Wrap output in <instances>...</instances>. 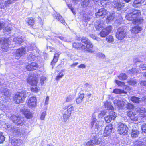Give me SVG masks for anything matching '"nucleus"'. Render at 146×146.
<instances>
[{"mask_svg": "<svg viewBox=\"0 0 146 146\" xmlns=\"http://www.w3.org/2000/svg\"><path fill=\"white\" fill-rule=\"evenodd\" d=\"M127 14V18L128 20L133 21L132 23L134 24H139L143 21L142 19L139 18L141 15L139 10H135Z\"/></svg>", "mask_w": 146, "mask_h": 146, "instance_id": "f257e3e1", "label": "nucleus"}, {"mask_svg": "<svg viewBox=\"0 0 146 146\" xmlns=\"http://www.w3.org/2000/svg\"><path fill=\"white\" fill-rule=\"evenodd\" d=\"M103 123L101 121H97L95 117H92L90 125L93 133L96 134L98 132V131L100 130V127L103 125Z\"/></svg>", "mask_w": 146, "mask_h": 146, "instance_id": "f03ea898", "label": "nucleus"}, {"mask_svg": "<svg viewBox=\"0 0 146 146\" xmlns=\"http://www.w3.org/2000/svg\"><path fill=\"white\" fill-rule=\"evenodd\" d=\"M26 93L25 92H20L17 94L14 97L15 102L17 104L22 102L26 97Z\"/></svg>", "mask_w": 146, "mask_h": 146, "instance_id": "7ed1b4c3", "label": "nucleus"}, {"mask_svg": "<svg viewBox=\"0 0 146 146\" xmlns=\"http://www.w3.org/2000/svg\"><path fill=\"white\" fill-rule=\"evenodd\" d=\"M27 81L28 83L31 86H34L31 87V91H38L39 90L36 87V85L37 83V81L36 78L33 76H30L27 79Z\"/></svg>", "mask_w": 146, "mask_h": 146, "instance_id": "20e7f679", "label": "nucleus"}, {"mask_svg": "<svg viewBox=\"0 0 146 146\" xmlns=\"http://www.w3.org/2000/svg\"><path fill=\"white\" fill-rule=\"evenodd\" d=\"M136 111L139 114V117L142 121H146V111L143 107L136 108Z\"/></svg>", "mask_w": 146, "mask_h": 146, "instance_id": "39448f33", "label": "nucleus"}, {"mask_svg": "<svg viewBox=\"0 0 146 146\" xmlns=\"http://www.w3.org/2000/svg\"><path fill=\"white\" fill-rule=\"evenodd\" d=\"M86 46L83 44L82 46V49L84 52L88 51V52L91 53H94V51L92 50V49L93 47V45L90 40L88 42H87V43L86 44Z\"/></svg>", "mask_w": 146, "mask_h": 146, "instance_id": "423d86ee", "label": "nucleus"}, {"mask_svg": "<svg viewBox=\"0 0 146 146\" xmlns=\"http://www.w3.org/2000/svg\"><path fill=\"white\" fill-rule=\"evenodd\" d=\"M126 32L121 28H119L118 29L116 33V37L119 40H122L126 36Z\"/></svg>", "mask_w": 146, "mask_h": 146, "instance_id": "0eeeda50", "label": "nucleus"}, {"mask_svg": "<svg viewBox=\"0 0 146 146\" xmlns=\"http://www.w3.org/2000/svg\"><path fill=\"white\" fill-rule=\"evenodd\" d=\"M37 100L35 97L29 98L27 101V105L29 108H32L35 107L37 104Z\"/></svg>", "mask_w": 146, "mask_h": 146, "instance_id": "6e6552de", "label": "nucleus"}, {"mask_svg": "<svg viewBox=\"0 0 146 146\" xmlns=\"http://www.w3.org/2000/svg\"><path fill=\"white\" fill-rule=\"evenodd\" d=\"M128 128L126 125L121 123L119 124L117 131L120 134L125 135L128 132Z\"/></svg>", "mask_w": 146, "mask_h": 146, "instance_id": "1a4fd4ad", "label": "nucleus"}, {"mask_svg": "<svg viewBox=\"0 0 146 146\" xmlns=\"http://www.w3.org/2000/svg\"><path fill=\"white\" fill-rule=\"evenodd\" d=\"M0 44L2 45L1 46L2 50L4 52H7L8 50L9 44L7 38L3 39L0 38Z\"/></svg>", "mask_w": 146, "mask_h": 146, "instance_id": "9d476101", "label": "nucleus"}, {"mask_svg": "<svg viewBox=\"0 0 146 146\" xmlns=\"http://www.w3.org/2000/svg\"><path fill=\"white\" fill-rule=\"evenodd\" d=\"M8 39V43H9V42H15L16 43L18 44H21L23 41V39L21 36H18L17 37H14L12 36L9 38H7Z\"/></svg>", "mask_w": 146, "mask_h": 146, "instance_id": "9b49d317", "label": "nucleus"}, {"mask_svg": "<svg viewBox=\"0 0 146 146\" xmlns=\"http://www.w3.org/2000/svg\"><path fill=\"white\" fill-rule=\"evenodd\" d=\"M117 114L113 111L110 112L109 115L104 117L105 121L107 123H110L112 120H114L116 117Z\"/></svg>", "mask_w": 146, "mask_h": 146, "instance_id": "f8f14e48", "label": "nucleus"}, {"mask_svg": "<svg viewBox=\"0 0 146 146\" xmlns=\"http://www.w3.org/2000/svg\"><path fill=\"white\" fill-rule=\"evenodd\" d=\"M26 52V48H21L17 49L16 52L15 58L19 59L23 55L25 54Z\"/></svg>", "mask_w": 146, "mask_h": 146, "instance_id": "ddd939ff", "label": "nucleus"}, {"mask_svg": "<svg viewBox=\"0 0 146 146\" xmlns=\"http://www.w3.org/2000/svg\"><path fill=\"white\" fill-rule=\"evenodd\" d=\"M124 5L122 0H114L113 2V7L118 10H121V8Z\"/></svg>", "mask_w": 146, "mask_h": 146, "instance_id": "4468645a", "label": "nucleus"}, {"mask_svg": "<svg viewBox=\"0 0 146 146\" xmlns=\"http://www.w3.org/2000/svg\"><path fill=\"white\" fill-rule=\"evenodd\" d=\"M113 129V126L111 124H110L106 126L105 128L103 135L106 137L110 134L112 132Z\"/></svg>", "mask_w": 146, "mask_h": 146, "instance_id": "2eb2a0df", "label": "nucleus"}, {"mask_svg": "<svg viewBox=\"0 0 146 146\" xmlns=\"http://www.w3.org/2000/svg\"><path fill=\"white\" fill-rule=\"evenodd\" d=\"M107 10L104 8H101L99 9L98 11L95 13V16L97 18L100 17H104L107 14Z\"/></svg>", "mask_w": 146, "mask_h": 146, "instance_id": "dca6fc26", "label": "nucleus"}, {"mask_svg": "<svg viewBox=\"0 0 146 146\" xmlns=\"http://www.w3.org/2000/svg\"><path fill=\"white\" fill-rule=\"evenodd\" d=\"M113 103L115 106L119 108L123 107L126 104L123 100H114Z\"/></svg>", "mask_w": 146, "mask_h": 146, "instance_id": "f3484780", "label": "nucleus"}, {"mask_svg": "<svg viewBox=\"0 0 146 146\" xmlns=\"http://www.w3.org/2000/svg\"><path fill=\"white\" fill-rule=\"evenodd\" d=\"M38 67L37 64L35 62H32L26 66V68L28 71L36 70Z\"/></svg>", "mask_w": 146, "mask_h": 146, "instance_id": "a211bd4d", "label": "nucleus"}, {"mask_svg": "<svg viewBox=\"0 0 146 146\" xmlns=\"http://www.w3.org/2000/svg\"><path fill=\"white\" fill-rule=\"evenodd\" d=\"M22 113L24 115L25 117L27 119H30L32 117V113L29 110L27 109H22Z\"/></svg>", "mask_w": 146, "mask_h": 146, "instance_id": "6ab92c4d", "label": "nucleus"}, {"mask_svg": "<svg viewBox=\"0 0 146 146\" xmlns=\"http://www.w3.org/2000/svg\"><path fill=\"white\" fill-rule=\"evenodd\" d=\"M115 82L119 86L123 87L125 89V90H129V88L128 86L125 85V83L122 82H121L117 80H115Z\"/></svg>", "mask_w": 146, "mask_h": 146, "instance_id": "aec40b11", "label": "nucleus"}, {"mask_svg": "<svg viewBox=\"0 0 146 146\" xmlns=\"http://www.w3.org/2000/svg\"><path fill=\"white\" fill-rule=\"evenodd\" d=\"M142 30V28L139 26H136L133 27L131 29V31L132 33L135 34H138Z\"/></svg>", "mask_w": 146, "mask_h": 146, "instance_id": "412c9836", "label": "nucleus"}, {"mask_svg": "<svg viewBox=\"0 0 146 146\" xmlns=\"http://www.w3.org/2000/svg\"><path fill=\"white\" fill-rule=\"evenodd\" d=\"M63 114V121L64 122H66L69 119V117L71 116V114L67 110L64 111L62 113Z\"/></svg>", "mask_w": 146, "mask_h": 146, "instance_id": "4be33fe9", "label": "nucleus"}, {"mask_svg": "<svg viewBox=\"0 0 146 146\" xmlns=\"http://www.w3.org/2000/svg\"><path fill=\"white\" fill-rule=\"evenodd\" d=\"M104 25L103 22L102 21L98 20L95 22L94 27L97 30H99L100 28L103 27Z\"/></svg>", "mask_w": 146, "mask_h": 146, "instance_id": "5701e85b", "label": "nucleus"}, {"mask_svg": "<svg viewBox=\"0 0 146 146\" xmlns=\"http://www.w3.org/2000/svg\"><path fill=\"white\" fill-rule=\"evenodd\" d=\"M60 53L56 51L55 52V53L54 54V58L53 60L51 63V65L54 66L55 63H56L58 61L59 56L60 55Z\"/></svg>", "mask_w": 146, "mask_h": 146, "instance_id": "b1692460", "label": "nucleus"}, {"mask_svg": "<svg viewBox=\"0 0 146 146\" xmlns=\"http://www.w3.org/2000/svg\"><path fill=\"white\" fill-rule=\"evenodd\" d=\"M145 0H135L133 4L135 7H138L141 6L144 3Z\"/></svg>", "mask_w": 146, "mask_h": 146, "instance_id": "393cba45", "label": "nucleus"}, {"mask_svg": "<svg viewBox=\"0 0 146 146\" xmlns=\"http://www.w3.org/2000/svg\"><path fill=\"white\" fill-rule=\"evenodd\" d=\"M139 134V132L137 129L134 128L132 130L131 132V136L133 138H136L138 137Z\"/></svg>", "mask_w": 146, "mask_h": 146, "instance_id": "a878e982", "label": "nucleus"}, {"mask_svg": "<svg viewBox=\"0 0 146 146\" xmlns=\"http://www.w3.org/2000/svg\"><path fill=\"white\" fill-rule=\"evenodd\" d=\"M9 129L12 132L15 133V135H19L20 133V130L18 128L14 127L13 126H11L10 129H9Z\"/></svg>", "mask_w": 146, "mask_h": 146, "instance_id": "bb28decb", "label": "nucleus"}, {"mask_svg": "<svg viewBox=\"0 0 146 146\" xmlns=\"http://www.w3.org/2000/svg\"><path fill=\"white\" fill-rule=\"evenodd\" d=\"M105 108L107 110H113L114 108L111 105V103L110 102H105L104 104Z\"/></svg>", "mask_w": 146, "mask_h": 146, "instance_id": "cd10ccee", "label": "nucleus"}, {"mask_svg": "<svg viewBox=\"0 0 146 146\" xmlns=\"http://www.w3.org/2000/svg\"><path fill=\"white\" fill-rule=\"evenodd\" d=\"M21 140L16 139H13L11 141V143L12 145L13 146H16L19 145L22 142Z\"/></svg>", "mask_w": 146, "mask_h": 146, "instance_id": "c85d7f7f", "label": "nucleus"}, {"mask_svg": "<svg viewBox=\"0 0 146 146\" xmlns=\"http://www.w3.org/2000/svg\"><path fill=\"white\" fill-rule=\"evenodd\" d=\"M71 105L72 104H70L69 105L66 106L64 108V109L65 110L67 109V111L69 112L70 113H71V114L72 111H74V107L73 106H72L70 107Z\"/></svg>", "mask_w": 146, "mask_h": 146, "instance_id": "c756f323", "label": "nucleus"}, {"mask_svg": "<svg viewBox=\"0 0 146 146\" xmlns=\"http://www.w3.org/2000/svg\"><path fill=\"white\" fill-rule=\"evenodd\" d=\"M93 145H96L99 143V141L96 136H93L91 140H90Z\"/></svg>", "mask_w": 146, "mask_h": 146, "instance_id": "7c9ffc66", "label": "nucleus"}, {"mask_svg": "<svg viewBox=\"0 0 146 146\" xmlns=\"http://www.w3.org/2000/svg\"><path fill=\"white\" fill-rule=\"evenodd\" d=\"M127 72L129 74H137L140 72L139 71L137 70L136 68H134L128 70Z\"/></svg>", "mask_w": 146, "mask_h": 146, "instance_id": "2f4dec72", "label": "nucleus"}, {"mask_svg": "<svg viewBox=\"0 0 146 146\" xmlns=\"http://www.w3.org/2000/svg\"><path fill=\"white\" fill-rule=\"evenodd\" d=\"M145 143L144 141H137L134 142L133 146H144Z\"/></svg>", "mask_w": 146, "mask_h": 146, "instance_id": "473e14b6", "label": "nucleus"}, {"mask_svg": "<svg viewBox=\"0 0 146 146\" xmlns=\"http://www.w3.org/2000/svg\"><path fill=\"white\" fill-rule=\"evenodd\" d=\"M75 97V96L74 95H69L66 97V102H71L74 99Z\"/></svg>", "mask_w": 146, "mask_h": 146, "instance_id": "72a5a7b5", "label": "nucleus"}, {"mask_svg": "<svg viewBox=\"0 0 146 146\" xmlns=\"http://www.w3.org/2000/svg\"><path fill=\"white\" fill-rule=\"evenodd\" d=\"M24 118L23 117H20L17 121H15V123L17 125H22L24 123Z\"/></svg>", "mask_w": 146, "mask_h": 146, "instance_id": "f704fd0d", "label": "nucleus"}, {"mask_svg": "<svg viewBox=\"0 0 146 146\" xmlns=\"http://www.w3.org/2000/svg\"><path fill=\"white\" fill-rule=\"evenodd\" d=\"M131 100L134 103H139L141 101L140 98L135 96H133L131 97Z\"/></svg>", "mask_w": 146, "mask_h": 146, "instance_id": "c9c22d12", "label": "nucleus"}, {"mask_svg": "<svg viewBox=\"0 0 146 146\" xmlns=\"http://www.w3.org/2000/svg\"><path fill=\"white\" fill-rule=\"evenodd\" d=\"M139 118H141L140 117ZM131 121H141L140 119V118H139V116L136 114H134L133 116L130 119ZM141 121H142L141 120Z\"/></svg>", "mask_w": 146, "mask_h": 146, "instance_id": "e433bc0d", "label": "nucleus"}, {"mask_svg": "<svg viewBox=\"0 0 146 146\" xmlns=\"http://www.w3.org/2000/svg\"><path fill=\"white\" fill-rule=\"evenodd\" d=\"M115 15L114 14H112V15L110 14L108 16L106 19V22L108 23L113 20L114 19Z\"/></svg>", "mask_w": 146, "mask_h": 146, "instance_id": "4c0bfd02", "label": "nucleus"}, {"mask_svg": "<svg viewBox=\"0 0 146 146\" xmlns=\"http://www.w3.org/2000/svg\"><path fill=\"white\" fill-rule=\"evenodd\" d=\"M106 41L108 43H112L114 41V39L112 36L110 35L106 38Z\"/></svg>", "mask_w": 146, "mask_h": 146, "instance_id": "58836bf2", "label": "nucleus"}, {"mask_svg": "<svg viewBox=\"0 0 146 146\" xmlns=\"http://www.w3.org/2000/svg\"><path fill=\"white\" fill-rule=\"evenodd\" d=\"M55 18L59 21L62 23H65V21L62 18V17L59 14H57L55 17Z\"/></svg>", "mask_w": 146, "mask_h": 146, "instance_id": "ea45409f", "label": "nucleus"}, {"mask_svg": "<svg viewBox=\"0 0 146 146\" xmlns=\"http://www.w3.org/2000/svg\"><path fill=\"white\" fill-rule=\"evenodd\" d=\"M82 46H83V44L81 43H74L72 44L73 47L76 48H81L82 49Z\"/></svg>", "mask_w": 146, "mask_h": 146, "instance_id": "a19ab883", "label": "nucleus"}, {"mask_svg": "<svg viewBox=\"0 0 146 146\" xmlns=\"http://www.w3.org/2000/svg\"><path fill=\"white\" fill-rule=\"evenodd\" d=\"M106 29H103L102 31L100 33V35L102 37H105L108 35L107 32H106Z\"/></svg>", "mask_w": 146, "mask_h": 146, "instance_id": "79ce46f5", "label": "nucleus"}, {"mask_svg": "<svg viewBox=\"0 0 146 146\" xmlns=\"http://www.w3.org/2000/svg\"><path fill=\"white\" fill-rule=\"evenodd\" d=\"M118 78L120 80H126L127 79V77L125 74L122 73L120 74L118 76Z\"/></svg>", "mask_w": 146, "mask_h": 146, "instance_id": "37998d69", "label": "nucleus"}, {"mask_svg": "<svg viewBox=\"0 0 146 146\" xmlns=\"http://www.w3.org/2000/svg\"><path fill=\"white\" fill-rule=\"evenodd\" d=\"M34 20L32 18H28L27 20V22L29 25H32L34 24Z\"/></svg>", "mask_w": 146, "mask_h": 146, "instance_id": "c03bdc74", "label": "nucleus"}, {"mask_svg": "<svg viewBox=\"0 0 146 146\" xmlns=\"http://www.w3.org/2000/svg\"><path fill=\"white\" fill-rule=\"evenodd\" d=\"M14 1L13 0H6L4 3V5L5 7L9 6L10 5L12 4Z\"/></svg>", "mask_w": 146, "mask_h": 146, "instance_id": "a18cd8bd", "label": "nucleus"}, {"mask_svg": "<svg viewBox=\"0 0 146 146\" xmlns=\"http://www.w3.org/2000/svg\"><path fill=\"white\" fill-rule=\"evenodd\" d=\"M5 140V137L2 132L0 133V144L2 143Z\"/></svg>", "mask_w": 146, "mask_h": 146, "instance_id": "49530a36", "label": "nucleus"}, {"mask_svg": "<svg viewBox=\"0 0 146 146\" xmlns=\"http://www.w3.org/2000/svg\"><path fill=\"white\" fill-rule=\"evenodd\" d=\"M20 117H17L15 115H13L11 117V118L13 120V122L15 123V121H17L19 119V118Z\"/></svg>", "mask_w": 146, "mask_h": 146, "instance_id": "de8ad7c7", "label": "nucleus"}, {"mask_svg": "<svg viewBox=\"0 0 146 146\" xmlns=\"http://www.w3.org/2000/svg\"><path fill=\"white\" fill-rule=\"evenodd\" d=\"M64 76V74L62 71L60 72L56 76V79L57 80H59L61 78Z\"/></svg>", "mask_w": 146, "mask_h": 146, "instance_id": "09e8293b", "label": "nucleus"}, {"mask_svg": "<svg viewBox=\"0 0 146 146\" xmlns=\"http://www.w3.org/2000/svg\"><path fill=\"white\" fill-rule=\"evenodd\" d=\"M46 115V111L42 112L41 114L40 118L42 120H44L45 116Z\"/></svg>", "mask_w": 146, "mask_h": 146, "instance_id": "8fccbe9b", "label": "nucleus"}, {"mask_svg": "<svg viewBox=\"0 0 146 146\" xmlns=\"http://www.w3.org/2000/svg\"><path fill=\"white\" fill-rule=\"evenodd\" d=\"M139 67L142 70H144L146 69V64L141 63L139 66Z\"/></svg>", "mask_w": 146, "mask_h": 146, "instance_id": "3c124183", "label": "nucleus"}, {"mask_svg": "<svg viewBox=\"0 0 146 146\" xmlns=\"http://www.w3.org/2000/svg\"><path fill=\"white\" fill-rule=\"evenodd\" d=\"M127 82L129 84L132 86L135 85L136 84V82L133 80H131Z\"/></svg>", "mask_w": 146, "mask_h": 146, "instance_id": "603ef678", "label": "nucleus"}, {"mask_svg": "<svg viewBox=\"0 0 146 146\" xmlns=\"http://www.w3.org/2000/svg\"><path fill=\"white\" fill-rule=\"evenodd\" d=\"M97 56L99 58H101L102 59H104L106 58L104 54L99 53L97 54Z\"/></svg>", "mask_w": 146, "mask_h": 146, "instance_id": "864d4df0", "label": "nucleus"}, {"mask_svg": "<svg viewBox=\"0 0 146 146\" xmlns=\"http://www.w3.org/2000/svg\"><path fill=\"white\" fill-rule=\"evenodd\" d=\"M112 28V27L110 26H109L108 27H107L106 29H106V32H107L108 34L111 31Z\"/></svg>", "mask_w": 146, "mask_h": 146, "instance_id": "5fc2aeb1", "label": "nucleus"}, {"mask_svg": "<svg viewBox=\"0 0 146 146\" xmlns=\"http://www.w3.org/2000/svg\"><path fill=\"white\" fill-rule=\"evenodd\" d=\"M89 40L88 39L86 38L83 37L81 39V42L83 43H84L86 44L87 42L89 41Z\"/></svg>", "mask_w": 146, "mask_h": 146, "instance_id": "6e6d98bb", "label": "nucleus"}, {"mask_svg": "<svg viewBox=\"0 0 146 146\" xmlns=\"http://www.w3.org/2000/svg\"><path fill=\"white\" fill-rule=\"evenodd\" d=\"M141 129L143 132L146 133V124H143L142 126Z\"/></svg>", "mask_w": 146, "mask_h": 146, "instance_id": "4d7b16f0", "label": "nucleus"}, {"mask_svg": "<svg viewBox=\"0 0 146 146\" xmlns=\"http://www.w3.org/2000/svg\"><path fill=\"white\" fill-rule=\"evenodd\" d=\"M134 107V106L133 104H132L130 103H128L127 105V108L128 109H129L130 110L132 109H133Z\"/></svg>", "mask_w": 146, "mask_h": 146, "instance_id": "13d9d810", "label": "nucleus"}, {"mask_svg": "<svg viewBox=\"0 0 146 146\" xmlns=\"http://www.w3.org/2000/svg\"><path fill=\"white\" fill-rule=\"evenodd\" d=\"M76 104H78L80 103L83 101V100L78 97L76 98Z\"/></svg>", "mask_w": 146, "mask_h": 146, "instance_id": "bf43d9fd", "label": "nucleus"}, {"mask_svg": "<svg viewBox=\"0 0 146 146\" xmlns=\"http://www.w3.org/2000/svg\"><path fill=\"white\" fill-rule=\"evenodd\" d=\"M134 115V114H133V112L132 111H129L127 113V115L130 118V119H131V117L133 116Z\"/></svg>", "mask_w": 146, "mask_h": 146, "instance_id": "052dcab7", "label": "nucleus"}, {"mask_svg": "<svg viewBox=\"0 0 146 146\" xmlns=\"http://www.w3.org/2000/svg\"><path fill=\"white\" fill-rule=\"evenodd\" d=\"M46 79V78L44 76H42L41 78L40 83L41 84H43L44 83V81Z\"/></svg>", "mask_w": 146, "mask_h": 146, "instance_id": "680f3d73", "label": "nucleus"}, {"mask_svg": "<svg viewBox=\"0 0 146 146\" xmlns=\"http://www.w3.org/2000/svg\"><path fill=\"white\" fill-rule=\"evenodd\" d=\"M11 28H10V27L8 26V27H6L5 28V29L3 30V31L4 32H5L6 31L8 32L9 31L11 30Z\"/></svg>", "mask_w": 146, "mask_h": 146, "instance_id": "e2e57ef3", "label": "nucleus"}, {"mask_svg": "<svg viewBox=\"0 0 146 146\" xmlns=\"http://www.w3.org/2000/svg\"><path fill=\"white\" fill-rule=\"evenodd\" d=\"M49 100V97L48 96H47L45 100V105H47L48 104V101Z\"/></svg>", "mask_w": 146, "mask_h": 146, "instance_id": "0e129e2a", "label": "nucleus"}, {"mask_svg": "<svg viewBox=\"0 0 146 146\" xmlns=\"http://www.w3.org/2000/svg\"><path fill=\"white\" fill-rule=\"evenodd\" d=\"M84 97V94L82 93L80 94L79 95L78 98H81L82 100H83V98Z\"/></svg>", "mask_w": 146, "mask_h": 146, "instance_id": "69168bd1", "label": "nucleus"}, {"mask_svg": "<svg viewBox=\"0 0 146 146\" xmlns=\"http://www.w3.org/2000/svg\"><path fill=\"white\" fill-rule=\"evenodd\" d=\"M140 84L141 86H146V81H141L140 82Z\"/></svg>", "mask_w": 146, "mask_h": 146, "instance_id": "338daca9", "label": "nucleus"}, {"mask_svg": "<svg viewBox=\"0 0 146 146\" xmlns=\"http://www.w3.org/2000/svg\"><path fill=\"white\" fill-rule=\"evenodd\" d=\"M89 1V0H85L84 2L83 3V5H85L86 6H88V2Z\"/></svg>", "mask_w": 146, "mask_h": 146, "instance_id": "774afa93", "label": "nucleus"}]
</instances>
